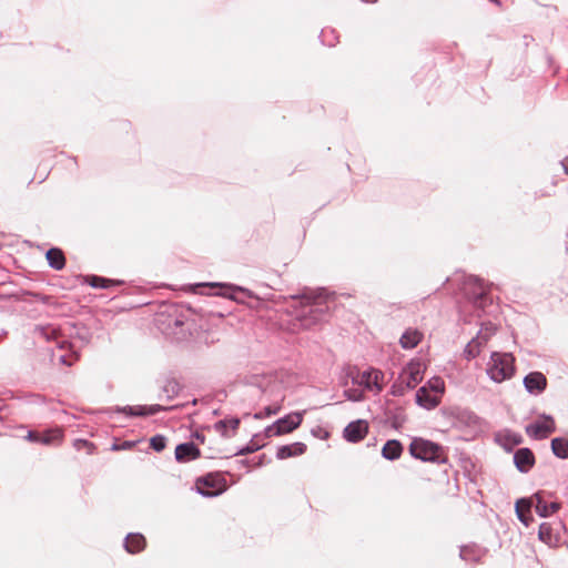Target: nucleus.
<instances>
[{"label":"nucleus","mask_w":568,"mask_h":568,"mask_svg":"<svg viewBox=\"0 0 568 568\" xmlns=\"http://www.w3.org/2000/svg\"><path fill=\"white\" fill-rule=\"evenodd\" d=\"M85 282L95 288H109L111 286H118L122 284L121 281L109 280L95 275L88 276Z\"/></svg>","instance_id":"obj_23"},{"label":"nucleus","mask_w":568,"mask_h":568,"mask_svg":"<svg viewBox=\"0 0 568 568\" xmlns=\"http://www.w3.org/2000/svg\"><path fill=\"white\" fill-rule=\"evenodd\" d=\"M562 166H564V170H565L566 174H568V159H565L562 161Z\"/></svg>","instance_id":"obj_40"},{"label":"nucleus","mask_w":568,"mask_h":568,"mask_svg":"<svg viewBox=\"0 0 568 568\" xmlns=\"http://www.w3.org/2000/svg\"><path fill=\"white\" fill-rule=\"evenodd\" d=\"M514 462L520 471L527 473L535 465V456L529 448H520L515 453Z\"/></svg>","instance_id":"obj_13"},{"label":"nucleus","mask_w":568,"mask_h":568,"mask_svg":"<svg viewBox=\"0 0 568 568\" xmlns=\"http://www.w3.org/2000/svg\"><path fill=\"white\" fill-rule=\"evenodd\" d=\"M368 433V423L364 419H358L349 423L344 429V437L351 443L363 440Z\"/></svg>","instance_id":"obj_8"},{"label":"nucleus","mask_w":568,"mask_h":568,"mask_svg":"<svg viewBox=\"0 0 568 568\" xmlns=\"http://www.w3.org/2000/svg\"><path fill=\"white\" fill-rule=\"evenodd\" d=\"M28 438L32 442L41 443V433L40 432H29Z\"/></svg>","instance_id":"obj_38"},{"label":"nucleus","mask_w":568,"mask_h":568,"mask_svg":"<svg viewBox=\"0 0 568 568\" xmlns=\"http://www.w3.org/2000/svg\"><path fill=\"white\" fill-rule=\"evenodd\" d=\"M554 432L555 420L549 416H545L541 419L526 426L527 435L535 439L547 438Z\"/></svg>","instance_id":"obj_7"},{"label":"nucleus","mask_w":568,"mask_h":568,"mask_svg":"<svg viewBox=\"0 0 568 568\" xmlns=\"http://www.w3.org/2000/svg\"><path fill=\"white\" fill-rule=\"evenodd\" d=\"M281 408H282V406L278 403L274 404V405H270L264 408V416L275 415L281 410ZM262 416H263L262 413L255 415L256 418H262Z\"/></svg>","instance_id":"obj_34"},{"label":"nucleus","mask_w":568,"mask_h":568,"mask_svg":"<svg viewBox=\"0 0 568 568\" xmlns=\"http://www.w3.org/2000/svg\"><path fill=\"white\" fill-rule=\"evenodd\" d=\"M63 432L61 428H52L41 433V444L52 445L61 443Z\"/></svg>","instance_id":"obj_24"},{"label":"nucleus","mask_w":568,"mask_h":568,"mask_svg":"<svg viewBox=\"0 0 568 568\" xmlns=\"http://www.w3.org/2000/svg\"><path fill=\"white\" fill-rule=\"evenodd\" d=\"M538 536L541 541L549 545L550 547H557L559 545V535L554 531L551 525L548 523L540 525Z\"/></svg>","instance_id":"obj_17"},{"label":"nucleus","mask_w":568,"mask_h":568,"mask_svg":"<svg viewBox=\"0 0 568 568\" xmlns=\"http://www.w3.org/2000/svg\"><path fill=\"white\" fill-rule=\"evenodd\" d=\"M536 513L541 517H548L560 509L559 503L547 504L544 500L542 493L538 491L532 496Z\"/></svg>","instance_id":"obj_11"},{"label":"nucleus","mask_w":568,"mask_h":568,"mask_svg":"<svg viewBox=\"0 0 568 568\" xmlns=\"http://www.w3.org/2000/svg\"><path fill=\"white\" fill-rule=\"evenodd\" d=\"M479 353L480 349L478 348V342L470 341L465 348V354L467 355V358H475L476 356L479 355Z\"/></svg>","instance_id":"obj_32"},{"label":"nucleus","mask_w":568,"mask_h":568,"mask_svg":"<svg viewBox=\"0 0 568 568\" xmlns=\"http://www.w3.org/2000/svg\"><path fill=\"white\" fill-rule=\"evenodd\" d=\"M45 336L48 338H52V339L57 341V343L60 345L61 348H63L64 345L67 344L65 341H61V342L59 341L60 331L54 327H48L45 329Z\"/></svg>","instance_id":"obj_33"},{"label":"nucleus","mask_w":568,"mask_h":568,"mask_svg":"<svg viewBox=\"0 0 568 568\" xmlns=\"http://www.w3.org/2000/svg\"><path fill=\"white\" fill-rule=\"evenodd\" d=\"M409 453L413 457L423 462L445 463L446 454L444 448L428 439L415 437L409 444Z\"/></svg>","instance_id":"obj_3"},{"label":"nucleus","mask_w":568,"mask_h":568,"mask_svg":"<svg viewBox=\"0 0 568 568\" xmlns=\"http://www.w3.org/2000/svg\"><path fill=\"white\" fill-rule=\"evenodd\" d=\"M146 546V540L141 534H130L125 538L124 547L130 554H138Z\"/></svg>","instance_id":"obj_18"},{"label":"nucleus","mask_w":568,"mask_h":568,"mask_svg":"<svg viewBox=\"0 0 568 568\" xmlns=\"http://www.w3.org/2000/svg\"><path fill=\"white\" fill-rule=\"evenodd\" d=\"M425 367L418 359L410 361L399 375L406 388H415L424 378Z\"/></svg>","instance_id":"obj_6"},{"label":"nucleus","mask_w":568,"mask_h":568,"mask_svg":"<svg viewBox=\"0 0 568 568\" xmlns=\"http://www.w3.org/2000/svg\"><path fill=\"white\" fill-rule=\"evenodd\" d=\"M165 445L166 440L164 436L156 435L150 439V446L156 452L163 450L165 448Z\"/></svg>","instance_id":"obj_31"},{"label":"nucleus","mask_w":568,"mask_h":568,"mask_svg":"<svg viewBox=\"0 0 568 568\" xmlns=\"http://www.w3.org/2000/svg\"><path fill=\"white\" fill-rule=\"evenodd\" d=\"M73 447L77 449V450H82V449H85L88 454H93L95 452V446L93 443L91 442H88L85 439H75L73 442Z\"/></svg>","instance_id":"obj_30"},{"label":"nucleus","mask_w":568,"mask_h":568,"mask_svg":"<svg viewBox=\"0 0 568 568\" xmlns=\"http://www.w3.org/2000/svg\"><path fill=\"white\" fill-rule=\"evenodd\" d=\"M302 422H303L302 413H298V412L291 413V414L284 416L283 418H280L272 425L267 426L265 428V436L271 438V437L290 434L294 429L298 428L300 425L302 424Z\"/></svg>","instance_id":"obj_5"},{"label":"nucleus","mask_w":568,"mask_h":568,"mask_svg":"<svg viewBox=\"0 0 568 568\" xmlns=\"http://www.w3.org/2000/svg\"><path fill=\"white\" fill-rule=\"evenodd\" d=\"M479 292L476 294L477 300H485L487 296V287L483 283H478Z\"/></svg>","instance_id":"obj_37"},{"label":"nucleus","mask_w":568,"mask_h":568,"mask_svg":"<svg viewBox=\"0 0 568 568\" xmlns=\"http://www.w3.org/2000/svg\"><path fill=\"white\" fill-rule=\"evenodd\" d=\"M532 505H534L532 497L530 499L523 498V499L517 500V503H516L517 516H518L519 520L526 526H528L529 523L531 521V517L529 516V514H530V509H531Z\"/></svg>","instance_id":"obj_19"},{"label":"nucleus","mask_w":568,"mask_h":568,"mask_svg":"<svg viewBox=\"0 0 568 568\" xmlns=\"http://www.w3.org/2000/svg\"><path fill=\"white\" fill-rule=\"evenodd\" d=\"M500 439L503 438L505 440L504 445L507 446L509 449L514 446L519 445L523 442V437L518 434H511L506 433L499 436Z\"/></svg>","instance_id":"obj_29"},{"label":"nucleus","mask_w":568,"mask_h":568,"mask_svg":"<svg viewBox=\"0 0 568 568\" xmlns=\"http://www.w3.org/2000/svg\"><path fill=\"white\" fill-rule=\"evenodd\" d=\"M402 453H403V446L396 439L387 440L382 449L383 457L386 459H389V460L399 458Z\"/></svg>","instance_id":"obj_21"},{"label":"nucleus","mask_w":568,"mask_h":568,"mask_svg":"<svg viewBox=\"0 0 568 568\" xmlns=\"http://www.w3.org/2000/svg\"><path fill=\"white\" fill-rule=\"evenodd\" d=\"M552 453L559 458H568V439L557 437L551 440Z\"/></svg>","instance_id":"obj_25"},{"label":"nucleus","mask_w":568,"mask_h":568,"mask_svg":"<svg viewBox=\"0 0 568 568\" xmlns=\"http://www.w3.org/2000/svg\"><path fill=\"white\" fill-rule=\"evenodd\" d=\"M301 305L304 311L300 320L305 328L318 323L328 311L327 297L322 293L304 294L301 297Z\"/></svg>","instance_id":"obj_1"},{"label":"nucleus","mask_w":568,"mask_h":568,"mask_svg":"<svg viewBox=\"0 0 568 568\" xmlns=\"http://www.w3.org/2000/svg\"><path fill=\"white\" fill-rule=\"evenodd\" d=\"M240 425L237 418L220 420L215 424L216 432L221 433L225 437L232 436Z\"/></svg>","instance_id":"obj_22"},{"label":"nucleus","mask_w":568,"mask_h":568,"mask_svg":"<svg viewBox=\"0 0 568 568\" xmlns=\"http://www.w3.org/2000/svg\"><path fill=\"white\" fill-rule=\"evenodd\" d=\"M487 374L496 383L510 379L516 372L515 357L510 353L495 352L487 364Z\"/></svg>","instance_id":"obj_2"},{"label":"nucleus","mask_w":568,"mask_h":568,"mask_svg":"<svg viewBox=\"0 0 568 568\" xmlns=\"http://www.w3.org/2000/svg\"><path fill=\"white\" fill-rule=\"evenodd\" d=\"M134 446H135L134 442H129V440H125L122 443L115 442L112 444L111 449L114 452H118V450H124V449H132Z\"/></svg>","instance_id":"obj_35"},{"label":"nucleus","mask_w":568,"mask_h":568,"mask_svg":"<svg viewBox=\"0 0 568 568\" xmlns=\"http://www.w3.org/2000/svg\"><path fill=\"white\" fill-rule=\"evenodd\" d=\"M195 486L200 494L212 497L222 494L226 489L227 484L222 474L210 473L205 476L199 477Z\"/></svg>","instance_id":"obj_4"},{"label":"nucleus","mask_w":568,"mask_h":568,"mask_svg":"<svg viewBox=\"0 0 568 568\" xmlns=\"http://www.w3.org/2000/svg\"><path fill=\"white\" fill-rule=\"evenodd\" d=\"M495 333V328L494 327H484L480 329V332L478 333V335L473 338L471 341L473 342H478V348L481 351L483 347H485L489 341V338L491 337V335Z\"/></svg>","instance_id":"obj_27"},{"label":"nucleus","mask_w":568,"mask_h":568,"mask_svg":"<svg viewBox=\"0 0 568 568\" xmlns=\"http://www.w3.org/2000/svg\"><path fill=\"white\" fill-rule=\"evenodd\" d=\"M524 385L529 393H541L547 387V378L540 372H532L524 378Z\"/></svg>","instance_id":"obj_10"},{"label":"nucleus","mask_w":568,"mask_h":568,"mask_svg":"<svg viewBox=\"0 0 568 568\" xmlns=\"http://www.w3.org/2000/svg\"><path fill=\"white\" fill-rule=\"evenodd\" d=\"M201 456L200 449L193 443L180 444L175 448V458L180 463L196 459Z\"/></svg>","instance_id":"obj_14"},{"label":"nucleus","mask_w":568,"mask_h":568,"mask_svg":"<svg viewBox=\"0 0 568 568\" xmlns=\"http://www.w3.org/2000/svg\"><path fill=\"white\" fill-rule=\"evenodd\" d=\"M424 334L416 328H407L399 338V344L405 349L416 347L423 339Z\"/></svg>","instance_id":"obj_15"},{"label":"nucleus","mask_w":568,"mask_h":568,"mask_svg":"<svg viewBox=\"0 0 568 568\" xmlns=\"http://www.w3.org/2000/svg\"><path fill=\"white\" fill-rule=\"evenodd\" d=\"M306 450V445L303 443H293L291 445L281 446L277 449L276 456L280 459H286L290 457H295L303 455Z\"/></svg>","instance_id":"obj_16"},{"label":"nucleus","mask_w":568,"mask_h":568,"mask_svg":"<svg viewBox=\"0 0 568 568\" xmlns=\"http://www.w3.org/2000/svg\"><path fill=\"white\" fill-rule=\"evenodd\" d=\"M161 407L159 405L156 406H133L129 407V413L134 416H146V415H153L156 412H159Z\"/></svg>","instance_id":"obj_28"},{"label":"nucleus","mask_w":568,"mask_h":568,"mask_svg":"<svg viewBox=\"0 0 568 568\" xmlns=\"http://www.w3.org/2000/svg\"><path fill=\"white\" fill-rule=\"evenodd\" d=\"M409 388H406V385L405 383H403L402 379L398 378V382L395 383L392 387V393L393 395H396V396H402L405 394L406 390H408Z\"/></svg>","instance_id":"obj_36"},{"label":"nucleus","mask_w":568,"mask_h":568,"mask_svg":"<svg viewBox=\"0 0 568 568\" xmlns=\"http://www.w3.org/2000/svg\"><path fill=\"white\" fill-rule=\"evenodd\" d=\"M383 373L378 369H371L363 372L359 377V385H363L367 389H376V392H381L383 386L381 381L383 379Z\"/></svg>","instance_id":"obj_9"},{"label":"nucleus","mask_w":568,"mask_h":568,"mask_svg":"<svg viewBox=\"0 0 568 568\" xmlns=\"http://www.w3.org/2000/svg\"><path fill=\"white\" fill-rule=\"evenodd\" d=\"M47 261L54 270H62L65 266V256L62 250L52 247L45 254Z\"/></svg>","instance_id":"obj_20"},{"label":"nucleus","mask_w":568,"mask_h":568,"mask_svg":"<svg viewBox=\"0 0 568 568\" xmlns=\"http://www.w3.org/2000/svg\"><path fill=\"white\" fill-rule=\"evenodd\" d=\"M470 551L471 549L469 547H465L462 549V557L465 559V560H468L470 558Z\"/></svg>","instance_id":"obj_39"},{"label":"nucleus","mask_w":568,"mask_h":568,"mask_svg":"<svg viewBox=\"0 0 568 568\" xmlns=\"http://www.w3.org/2000/svg\"><path fill=\"white\" fill-rule=\"evenodd\" d=\"M60 361H61L62 363H64V364H68V365H71V364H72L71 362H68V361H67L65 356H61V357H60Z\"/></svg>","instance_id":"obj_41"},{"label":"nucleus","mask_w":568,"mask_h":568,"mask_svg":"<svg viewBox=\"0 0 568 568\" xmlns=\"http://www.w3.org/2000/svg\"><path fill=\"white\" fill-rule=\"evenodd\" d=\"M440 400L439 395L428 390V387H420L416 393V403L426 409H434L440 404Z\"/></svg>","instance_id":"obj_12"},{"label":"nucleus","mask_w":568,"mask_h":568,"mask_svg":"<svg viewBox=\"0 0 568 568\" xmlns=\"http://www.w3.org/2000/svg\"><path fill=\"white\" fill-rule=\"evenodd\" d=\"M424 387H428V390L435 395H439L440 398L445 392V383L443 378L438 376L430 378Z\"/></svg>","instance_id":"obj_26"}]
</instances>
